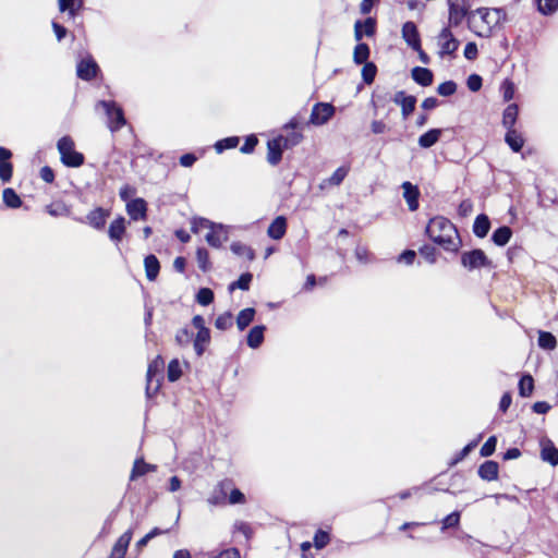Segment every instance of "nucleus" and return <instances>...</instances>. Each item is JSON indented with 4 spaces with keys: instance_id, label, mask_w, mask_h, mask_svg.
<instances>
[{
    "instance_id": "nucleus-23",
    "label": "nucleus",
    "mask_w": 558,
    "mask_h": 558,
    "mask_svg": "<svg viewBox=\"0 0 558 558\" xmlns=\"http://www.w3.org/2000/svg\"><path fill=\"white\" fill-rule=\"evenodd\" d=\"M541 457L544 461L550 463L551 465L558 464V449L550 440L542 441Z\"/></svg>"
},
{
    "instance_id": "nucleus-7",
    "label": "nucleus",
    "mask_w": 558,
    "mask_h": 558,
    "mask_svg": "<svg viewBox=\"0 0 558 558\" xmlns=\"http://www.w3.org/2000/svg\"><path fill=\"white\" fill-rule=\"evenodd\" d=\"M205 239L211 247L219 248L229 239V227L214 222Z\"/></svg>"
},
{
    "instance_id": "nucleus-14",
    "label": "nucleus",
    "mask_w": 558,
    "mask_h": 558,
    "mask_svg": "<svg viewBox=\"0 0 558 558\" xmlns=\"http://www.w3.org/2000/svg\"><path fill=\"white\" fill-rule=\"evenodd\" d=\"M147 204L143 198H135L126 204V213L133 220H145Z\"/></svg>"
},
{
    "instance_id": "nucleus-51",
    "label": "nucleus",
    "mask_w": 558,
    "mask_h": 558,
    "mask_svg": "<svg viewBox=\"0 0 558 558\" xmlns=\"http://www.w3.org/2000/svg\"><path fill=\"white\" fill-rule=\"evenodd\" d=\"M196 300L201 305H209L214 301V293L208 288H202L196 295Z\"/></svg>"
},
{
    "instance_id": "nucleus-43",
    "label": "nucleus",
    "mask_w": 558,
    "mask_h": 558,
    "mask_svg": "<svg viewBox=\"0 0 558 558\" xmlns=\"http://www.w3.org/2000/svg\"><path fill=\"white\" fill-rule=\"evenodd\" d=\"M534 388V380L531 375H524L519 381V393L522 397H529Z\"/></svg>"
},
{
    "instance_id": "nucleus-33",
    "label": "nucleus",
    "mask_w": 558,
    "mask_h": 558,
    "mask_svg": "<svg viewBox=\"0 0 558 558\" xmlns=\"http://www.w3.org/2000/svg\"><path fill=\"white\" fill-rule=\"evenodd\" d=\"M490 228L489 219L486 215H478L473 225V232L478 238L487 235Z\"/></svg>"
},
{
    "instance_id": "nucleus-35",
    "label": "nucleus",
    "mask_w": 558,
    "mask_h": 558,
    "mask_svg": "<svg viewBox=\"0 0 558 558\" xmlns=\"http://www.w3.org/2000/svg\"><path fill=\"white\" fill-rule=\"evenodd\" d=\"M519 113V108L515 104L509 105L502 114V125L506 129H513Z\"/></svg>"
},
{
    "instance_id": "nucleus-53",
    "label": "nucleus",
    "mask_w": 558,
    "mask_h": 558,
    "mask_svg": "<svg viewBox=\"0 0 558 558\" xmlns=\"http://www.w3.org/2000/svg\"><path fill=\"white\" fill-rule=\"evenodd\" d=\"M239 143L238 137H227L225 140L218 141L215 144V148L218 153H222L225 149L234 148Z\"/></svg>"
},
{
    "instance_id": "nucleus-27",
    "label": "nucleus",
    "mask_w": 558,
    "mask_h": 558,
    "mask_svg": "<svg viewBox=\"0 0 558 558\" xmlns=\"http://www.w3.org/2000/svg\"><path fill=\"white\" fill-rule=\"evenodd\" d=\"M498 463L495 461H485L478 468V475L485 481H495L498 477Z\"/></svg>"
},
{
    "instance_id": "nucleus-19",
    "label": "nucleus",
    "mask_w": 558,
    "mask_h": 558,
    "mask_svg": "<svg viewBox=\"0 0 558 558\" xmlns=\"http://www.w3.org/2000/svg\"><path fill=\"white\" fill-rule=\"evenodd\" d=\"M375 33V21L372 17L366 19L364 22L356 21L354 25V38L360 41L363 35L373 36Z\"/></svg>"
},
{
    "instance_id": "nucleus-31",
    "label": "nucleus",
    "mask_w": 558,
    "mask_h": 558,
    "mask_svg": "<svg viewBox=\"0 0 558 558\" xmlns=\"http://www.w3.org/2000/svg\"><path fill=\"white\" fill-rule=\"evenodd\" d=\"M144 266L146 271V277L149 281H154L160 270L159 260L155 255H148L144 259Z\"/></svg>"
},
{
    "instance_id": "nucleus-6",
    "label": "nucleus",
    "mask_w": 558,
    "mask_h": 558,
    "mask_svg": "<svg viewBox=\"0 0 558 558\" xmlns=\"http://www.w3.org/2000/svg\"><path fill=\"white\" fill-rule=\"evenodd\" d=\"M439 46V56H452L459 48V40L453 36L448 27L441 29L437 37Z\"/></svg>"
},
{
    "instance_id": "nucleus-55",
    "label": "nucleus",
    "mask_w": 558,
    "mask_h": 558,
    "mask_svg": "<svg viewBox=\"0 0 558 558\" xmlns=\"http://www.w3.org/2000/svg\"><path fill=\"white\" fill-rule=\"evenodd\" d=\"M497 438L495 436H490L486 442L481 448L482 457H489L494 453L496 449Z\"/></svg>"
},
{
    "instance_id": "nucleus-29",
    "label": "nucleus",
    "mask_w": 558,
    "mask_h": 558,
    "mask_svg": "<svg viewBox=\"0 0 558 558\" xmlns=\"http://www.w3.org/2000/svg\"><path fill=\"white\" fill-rule=\"evenodd\" d=\"M124 232H125V219L123 217H118L110 223L108 233H109V238L112 241H116V242L121 241Z\"/></svg>"
},
{
    "instance_id": "nucleus-21",
    "label": "nucleus",
    "mask_w": 558,
    "mask_h": 558,
    "mask_svg": "<svg viewBox=\"0 0 558 558\" xmlns=\"http://www.w3.org/2000/svg\"><path fill=\"white\" fill-rule=\"evenodd\" d=\"M83 0H58L60 12H66L70 19H74L83 8Z\"/></svg>"
},
{
    "instance_id": "nucleus-37",
    "label": "nucleus",
    "mask_w": 558,
    "mask_h": 558,
    "mask_svg": "<svg viewBox=\"0 0 558 558\" xmlns=\"http://www.w3.org/2000/svg\"><path fill=\"white\" fill-rule=\"evenodd\" d=\"M255 310L247 307L242 310L236 317V325L240 330H244L254 319Z\"/></svg>"
},
{
    "instance_id": "nucleus-16",
    "label": "nucleus",
    "mask_w": 558,
    "mask_h": 558,
    "mask_svg": "<svg viewBox=\"0 0 558 558\" xmlns=\"http://www.w3.org/2000/svg\"><path fill=\"white\" fill-rule=\"evenodd\" d=\"M403 197L409 206L411 211H415L418 208V196L420 191L417 186L413 185L411 182H403Z\"/></svg>"
},
{
    "instance_id": "nucleus-41",
    "label": "nucleus",
    "mask_w": 558,
    "mask_h": 558,
    "mask_svg": "<svg viewBox=\"0 0 558 558\" xmlns=\"http://www.w3.org/2000/svg\"><path fill=\"white\" fill-rule=\"evenodd\" d=\"M252 279H253L252 274H250V272L242 274L236 281H233L232 283H230L229 291L232 292L235 289H241L244 291L248 290Z\"/></svg>"
},
{
    "instance_id": "nucleus-5",
    "label": "nucleus",
    "mask_w": 558,
    "mask_h": 558,
    "mask_svg": "<svg viewBox=\"0 0 558 558\" xmlns=\"http://www.w3.org/2000/svg\"><path fill=\"white\" fill-rule=\"evenodd\" d=\"M449 24L459 26L464 19L469 21L471 13L468 0H448Z\"/></svg>"
},
{
    "instance_id": "nucleus-8",
    "label": "nucleus",
    "mask_w": 558,
    "mask_h": 558,
    "mask_svg": "<svg viewBox=\"0 0 558 558\" xmlns=\"http://www.w3.org/2000/svg\"><path fill=\"white\" fill-rule=\"evenodd\" d=\"M461 263L469 270L488 265L487 257L482 250L464 252L461 256Z\"/></svg>"
},
{
    "instance_id": "nucleus-52",
    "label": "nucleus",
    "mask_w": 558,
    "mask_h": 558,
    "mask_svg": "<svg viewBox=\"0 0 558 558\" xmlns=\"http://www.w3.org/2000/svg\"><path fill=\"white\" fill-rule=\"evenodd\" d=\"M457 90V84L453 81H447L438 85L437 93L441 96H451Z\"/></svg>"
},
{
    "instance_id": "nucleus-2",
    "label": "nucleus",
    "mask_w": 558,
    "mask_h": 558,
    "mask_svg": "<svg viewBox=\"0 0 558 558\" xmlns=\"http://www.w3.org/2000/svg\"><path fill=\"white\" fill-rule=\"evenodd\" d=\"M504 9L478 8L469 15V28L477 36L488 38L493 31L506 21Z\"/></svg>"
},
{
    "instance_id": "nucleus-24",
    "label": "nucleus",
    "mask_w": 558,
    "mask_h": 558,
    "mask_svg": "<svg viewBox=\"0 0 558 558\" xmlns=\"http://www.w3.org/2000/svg\"><path fill=\"white\" fill-rule=\"evenodd\" d=\"M210 342V330L203 329L197 331L193 342L194 350L198 356H202Z\"/></svg>"
},
{
    "instance_id": "nucleus-56",
    "label": "nucleus",
    "mask_w": 558,
    "mask_h": 558,
    "mask_svg": "<svg viewBox=\"0 0 558 558\" xmlns=\"http://www.w3.org/2000/svg\"><path fill=\"white\" fill-rule=\"evenodd\" d=\"M191 339H192V335L186 328H182V329L178 330V332L175 335V342L180 347L189 345Z\"/></svg>"
},
{
    "instance_id": "nucleus-11",
    "label": "nucleus",
    "mask_w": 558,
    "mask_h": 558,
    "mask_svg": "<svg viewBox=\"0 0 558 558\" xmlns=\"http://www.w3.org/2000/svg\"><path fill=\"white\" fill-rule=\"evenodd\" d=\"M98 72V65L93 58L88 57L81 60L77 64V76L84 81L93 80Z\"/></svg>"
},
{
    "instance_id": "nucleus-47",
    "label": "nucleus",
    "mask_w": 558,
    "mask_h": 558,
    "mask_svg": "<svg viewBox=\"0 0 558 558\" xmlns=\"http://www.w3.org/2000/svg\"><path fill=\"white\" fill-rule=\"evenodd\" d=\"M233 325V317L232 314L229 312H226L221 315H219L215 322L216 328L220 330H227Z\"/></svg>"
},
{
    "instance_id": "nucleus-64",
    "label": "nucleus",
    "mask_w": 558,
    "mask_h": 558,
    "mask_svg": "<svg viewBox=\"0 0 558 558\" xmlns=\"http://www.w3.org/2000/svg\"><path fill=\"white\" fill-rule=\"evenodd\" d=\"M245 501L244 495L236 488L231 489L230 496H229V504L235 505V504H243Z\"/></svg>"
},
{
    "instance_id": "nucleus-9",
    "label": "nucleus",
    "mask_w": 558,
    "mask_h": 558,
    "mask_svg": "<svg viewBox=\"0 0 558 558\" xmlns=\"http://www.w3.org/2000/svg\"><path fill=\"white\" fill-rule=\"evenodd\" d=\"M333 112L335 109L330 104H317L312 110L311 122L315 125H323L332 117Z\"/></svg>"
},
{
    "instance_id": "nucleus-18",
    "label": "nucleus",
    "mask_w": 558,
    "mask_h": 558,
    "mask_svg": "<svg viewBox=\"0 0 558 558\" xmlns=\"http://www.w3.org/2000/svg\"><path fill=\"white\" fill-rule=\"evenodd\" d=\"M132 539V531L123 533L114 544L109 558H124L128 546Z\"/></svg>"
},
{
    "instance_id": "nucleus-13",
    "label": "nucleus",
    "mask_w": 558,
    "mask_h": 558,
    "mask_svg": "<svg viewBox=\"0 0 558 558\" xmlns=\"http://www.w3.org/2000/svg\"><path fill=\"white\" fill-rule=\"evenodd\" d=\"M393 102L401 106L402 116L407 119L415 109L416 98L400 90L396 93Z\"/></svg>"
},
{
    "instance_id": "nucleus-30",
    "label": "nucleus",
    "mask_w": 558,
    "mask_h": 558,
    "mask_svg": "<svg viewBox=\"0 0 558 558\" xmlns=\"http://www.w3.org/2000/svg\"><path fill=\"white\" fill-rule=\"evenodd\" d=\"M442 134L440 129H432L418 137V145L422 148H429L435 145Z\"/></svg>"
},
{
    "instance_id": "nucleus-45",
    "label": "nucleus",
    "mask_w": 558,
    "mask_h": 558,
    "mask_svg": "<svg viewBox=\"0 0 558 558\" xmlns=\"http://www.w3.org/2000/svg\"><path fill=\"white\" fill-rule=\"evenodd\" d=\"M538 345L546 350H553L556 347V338L547 331H539Z\"/></svg>"
},
{
    "instance_id": "nucleus-15",
    "label": "nucleus",
    "mask_w": 558,
    "mask_h": 558,
    "mask_svg": "<svg viewBox=\"0 0 558 558\" xmlns=\"http://www.w3.org/2000/svg\"><path fill=\"white\" fill-rule=\"evenodd\" d=\"M282 141L283 136H279L275 140L269 141L267 144V160L272 166L279 163L282 158V149L284 148Z\"/></svg>"
},
{
    "instance_id": "nucleus-42",
    "label": "nucleus",
    "mask_w": 558,
    "mask_h": 558,
    "mask_svg": "<svg viewBox=\"0 0 558 558\" xmlns=\"http://www.w3.org/2000/svg\"><path fill=\"white\" fill-rule=\"evenodd\" d=\"M537 10L543 15H550L558 10V0H536Z\"/></svg>"
},
{
    "instance_id": "nucleus-1",
    "label": "nucleus",
    "mask_w": 558,
    "mask_h": 558,
    "mask_svg": "<svg viewBox=\"0 0 558 558\" xmlns=\"http://www.w3.org/2000/svg\"><path fill=\"white\" fill-rule=\"evenodd\" d=\"M429 239L449 252H457L461 240L456 226L442 216L434 217L426 227Z\"/></svg>"
},
{
    "instance_id": "nucleus-38",
    "label": "nucleus",
    "mask_w": 558,
    "mask_h": 558,
    "mask_svg": "<svg viewBox=\"0 0 558 558\" xmlns=\"http://www.w3.org/2000/svg\"><path fill=\"white\" fill-rule=\"evenodd\" d=\"M3 203L10 208H19L22 205L20 196L13 189H5L2 194Z\"/></svg>"
},
{
    "instance_id": "nucleus-63",
    "label": "nucleus",
    "mask_w": 558,
    "mask_h": 558,
    "mask_svg": "<svg viewBox=\"0 0 558 558\" xmlns=\"http://www.w3.org/2000/svg\"><path fill=\"white\" fill-rule=\"evenodd\" d=\"M420 253L426 258V260H428L429 263H435L436 262V254H435V248L433 246H429V245H425L423 246L421 250H420Z\"/></svg>"
},
{
    "instance_id": "nucleus-48",
    "label": "nucleus",
    "mask_w": 558,
    "mask_h": 558,
    "mask_svg": "<svg viewBox=\"0 0 558 558\" xmlns=\"http://www.w3.org/2000/svg\"><path fill=\"white\" fill-rule=\"evenodd\" d=\"M376 72H377V68L374 63H372V62L364 63V66L362 69L363 81L366 84L373 83L375 80V76H376Z\"/></svg>"
},
{
    "instance_id": "nucleus-4",
    "label": "nucleus",
    "mask_w": 558,
    "mask_h": 558,
    "mask_svg": "<svg viewBox=\"0 0 558 558\" xmlns=\"http://www.w3.org/2000/svg\"><path fill=\"white\" fill-rule=\"evenodd\" d=\"M101 107L108 118V126L114 132L123 128L126 120L123 114V110L114 101L100 100L97 102L96 108Z\"/></svg>"
},
{
    "instance_id": "nucleus-20",
    "label": "nucleus",
    "mask_w": 558,
    "mask_h": 558,
    "mask_svg": "<svg viewBox=\"0 0 558 558\" xmlns=\"http://www.w3.org/2000/svg\"><path fill=\"white\" fill-rule=\"evenodd\" d=\"M11 151L7 148L0 147V178L8 182L12 177V165L9 162Z\"/></svg>"
},
{
    "instance_id": "nucleus-49",
    "label": "nucleus",
    "mask_w": 558,
    "mask_h": 558,
    "mask_svg": "<svg viewBox=\"0 0 558 558\" xmlns=\"http://www.w3.org/2000/svg\"><path fill=\"white\" fill-rule=\"evenodd\" d=\"M214 222L206 218H193L191 221V230L194 233H199L204 229H210Z\"/></svg>"
},
{
    "instance_id": "nucleus-57",
    "label": "nucleus",
    "mask_w": 558,
    "mask_h": 558,
    "mask_svg": "<svg viewBox=\"0 0 558 558\" xmlns=\"http://www.w3.org/2000/svg\"><path fill=\"white\" fill-rule=\"evenodd\" d=\"M302 137L303 136L300 132H295V131L291 132V134L283 136V141H282L283 147L290 148L292 146L298 145L301 142Z\"/></svg>"
},
{
    "instance_id": "nucleus-58",
    "label": "nucleus",
    "mask_w": 558,
    "mask_h": 558,
    "mask_svg": "<svg viewBox=\"0 0 558 558\" xmlns=\"http://www.w3.org/2000/svg\"><path fill=\"white\" fill-rule=\"evenodd\" d=\"M459 522H460V512L454 511V512H452V513L448 514V515L442 520V530H446V529H449V527L458 526V525H459Z\"/></svg>"
},
{
    "instance_id": "nucleus-54",
    "label": "nucleus",
    "mask_w": 558,
    "mask_h": 558,
    "mask_svg": "<svg viewBox=\"0 0 558 558\" xmlns=\"http://www.w3.org/2000/svg\"><path fill=\"white\" fill-rule=\"evenodd\" d=\"M329 534L323 530H318L314 536V545L317 549L324 548L329 543Z\"/></svg>"
},
{
    "instance_id": "nucleus-61",
    "label": "nucleus",
    "mask_w": 558,
    "mask_h": 558,
    "mask_svg": "<svg viewBox=\"0 0 558 558\" xmlns=\"http://www.w3.org/2000/svg\"><path fill=\"white\" fill-rule=\"evenodd\" d=\"M478 53L477 46L475 43H468L464 48V57L468 60H474L476 59Z\"/></svg>"
},
{
    "instance_id": "nucleus-40",
    "label": "nucleus",
    "mask_w": 558,
    "mask_h": 558,
    "mask_svg": "<svg viewBox=\"0 0 558 558\" xmlns=\"http://www.w3.org/2000/svg\"><path fill=\"white\" fill-rule=\"evenodd\" d=\"M369 57V48L366 44H357L354 48L353 59L357 64L366 63Z\"/></svg>"
},
{
    "instance_id": "nucleus-44",
    "label": "nucleus",
    "mask_w": 558,
    "mask_h": 558,
    "mask_svg": "<svg viewBox=\"0 0 558 558\" xmlns=\"http://www.w3.org/2000/svg\"><path fill=\"white\" fill-rule=\"evenodd\" d=\"M182 375L181 364L178 359L170 361L168 365L167 376L169 381H177Z\"/></svg>"
},
{
    "instance_id": "nucleus-28",
    "label": "nucleus",
    "mask_w": 558,
    "mask_h": 558,
    "mask_svg": "<svg viewBox=\"0 0 558 558\" xmlns=\"http://www.w3.org/2000/svg\"><path fill=\"white\" fill-rule=\"evenodd\" d=\"M505 141L515 153L520 151L524 145V140L521 133H519L515 129H507Z\"/></svg>"
},
{
    "instance_id": "nucleus-36",
    "label": "nucleus",
    "mask_w": 558,
    "mask_h": 558,
    "mask_svg": "<svg viewBox=\"0 0 558 558\" xmlns=\"http://www.w3.org/2000/svg\"><path fill=\"white\" fill-rule=\"evenodd\" d=\"M512 235V231L509 227H500L494 231L492 235L493 242L498 246L506 245Z\"/></svg>"
},
{
    "instance_id": "nucleus-59",
    "label": "nucleus",
    "mask_w": 558,
    "mask_h": 558,
    "mask_svg": "<svg viewBox=\"0 0 558 558\" xmlns=\"http://www.w3.org/2000/svg\"><path fill=\"white\" fill-rule=\"evenodd\" d=\"M468 88L472 92H477L482 87V77L477 74H472L466 81Z\"/></svg>"
},
{
    "instance_id": "nucleus-60",
    "label": "nucleus",
    "mask_w": 558,
    "mask_h": 558,
    "mask_svg": "<svg viewBox=\"0 0 558 558\" xmlns=\"http://www.w3.org/2000/svg\"><path fill=\"white\" fill-rule=\"evenodd\" d=\"M502 92H504V99L506 101H509L513 98L514 96V85L512 82L510 81H505L504 84H502Z\"/></svg>"
},
{
    "instance_id": "nucleus-3",
    "label": "nucleus",
    "mask_w": 558,
    "mask_h": 558,
    "mask_svg": "<svg viewBox=\"0 0 558 558\" xmlns=\"http://www.w3.org/2000/svg\"><path fill=\"white\" fill-rule=\"evenodd\" d=\"M61 161L64 166L77 168L84 163L83 154L74 149V142L70 136H63L57 144Z\"/></svg>"
},
{
    "instance_id": "nucleus-34",
    "label": "nucleus",
    "mask_w": 558,
    "mask_h": 558,
    "mask_svg": "<svg viewBox=\"0 0 558 558\" xmlns=\"http://www.w3.org/2000/svg\"><path fill=\"white\" fill-rule=\"evenodd\" d=\"M264 326L253 327L247 335V345L252 349L258 348L264 340Z\"/></svg>"
},
{
    "instance_id": "nucleus-32",
    "label": "nucleus",
    "mask_w": 558,
    "mask_h": 558,
    "mask_svg": "<svg viewBox=\"0 0 558 558\" xmlns=\"http://www.w3.org/2000/svg\"><path fill=\"white\" fill-rule=\"evenodd\" d=\"M231 487L230 481L221 482L217 488L213 492L211 496L208 498V502L211 505L221 504L227 496V490Z\"/></svg>"
},
{
    "instance_id": "nucleus-10",
    "label": "nucleus",
    "mask_w": 558,
    "mask_h": 558,
    "mask_svg": "<svg viewBox=\"0 0 558 558\" xmlns=\"http://www.w3.org/2000/svg\"><path fill=\"white\" fill-rule=\"evenodd\" d=\"M163 366H165V362L160 355H158L155 360H153L150 362V364L148 365L147 387H146L147 393H149V390L151 389L153 381L155 378H156L155 390H157L159 388V379H160V375L163 369Z\"/></svg>"
},
{
    "instance_id": "nucleus-62",
    "label": "nucleus",
    "mask_w": 558,
    "mask_h": 558,
    "mask_svg": "<svg viewBox=\"0 0 558 558\" xmlns=\"http://www.w3.org/2000/svg\"><path fill=\"white\" fill-rule=\"evenodd\" d=\"M213 558H241L240 551L232 547L221 550L218 555L214 556Z\"/></svg>"
},
{
    "instance_id": "nucleus-22",
    "label": "nucleus",
    "mask_w": 558,
    "mask_h": 558,
    "mask_svg": "<svg viewBox=\"0 0 558 558\" xmlns=\"http://www.w3.org/2000/svg\"><path fill=\"white\" fill-rule=\"evenodd\" d=\"M108 216H109V213L107 210L102 209L101 207H98V208L92 210L87 215L86 219H87V222L95 229H101L105 227L106 219Z\"/></svg>"
},
{
    "instance_id": "nucleus-12",
    "label": "nucleus",
    "mask_w": 558,
    "mask_h": 558,
    "mask_svg": "<svg viewBox=\"0 0 558 558\" xmlns=\"http://www.w3.org/2000/svg\"><path fill=\"white\" fill-rule=\"evenodd\" d=\"M402 38L413 49H420L421 38L416 25L409 21L402 26Z\"/></svg>"
},
{
    "instance_id": "nucleus-26",
    "label": "nucleus",
    "mask_w": 558,
    "mask_h": 558,
    "mask_svg": "<svg viewBox=\"0 0 558 558\" xmlns=\"http://www.w3.org/2000/svg\"><path fill=\"white\" fill-rule=\"evenodd\" d=\"M411 74L412 78L422 86H429L433 83V72L427 68L415 66Z\"/></svg>"
},
{
    "instance_id": "nucleus-46",
    "label": "nucleus",
    "mask_w": 558,
    "mask_h": 558,
    "mask_svg": "<svg viewBox=\"0 0 558 558\" xmlns=\"http://www.w3.org/2000/svg\"><path fill=\"white\" fill-rule=\"evenodd\" d=\"M348 172L349 169L347 167H340L324 183L336 186L340 185L344 178L347 177Z\"/></svg>"
},
{
    "instance_id": "nucleus-39",
    "label": "nucleus",
    "mask_w": 558,
    "mask_h": 558,
    "mask_svg": "<svg viewBox=\"0 0 558 558\" xmlns=\"http://www.w3.org/2000/svg\"><path fill=\"white\" fill-rule=\"evenodd\" d=\"M230 248L235 255L245 256L248 260H253L255 258L253 248L241 242H233Z\"/></svg>"
},
{
    "instance_id": "nucleus-25",
    "label": "nucleus",
    "mask_w": 558,
    "mask_h": 558,
    "mask_svg": "<svg viewBox=\"0 0 558 558\" xmlns=\"http://www.w3.org/2000/svg\"><path fill=\"white\" fill-rule=\"evenodd\" d=\"M157 466L155 464L146 463L142 458L136 459L131 471L130 480L134 481L148 472H155Z\"/></svg>"
},
{
    "instance_id": "nucleus-50",
    "label": "nucleus",
    "mask_w": 558,
    "mask_h": 558,
    "mask_svg": "<svg viewBox=\"0 0 558 558\" xmlns=\"http://www.w3.org/2000/svg\"><path fill=\"white\" fill-rule=\"evenodd\" d=\"M196 258H197L198 267L203 271H207L210 268L209 254L206 248L199 247L196 252Z\"/></svg>"
},
{
    "instance_id": "nucleus-17",
    "label": "nucleus",
    "mask_w": 558,
    "mask_h": 558,
    "mask_svg": "<svg viewBox=\"0 0 558 558\" xmlns=\"http://www.w3.org/2000/svg\"><path fill=\"white\" fill-rule=\"evenodd\" d=\"M287 232V219L283 216H278L275 220L269 225L267 229V234L272 240H280L284 236Z\"/></svg>"
}]
</instances>
